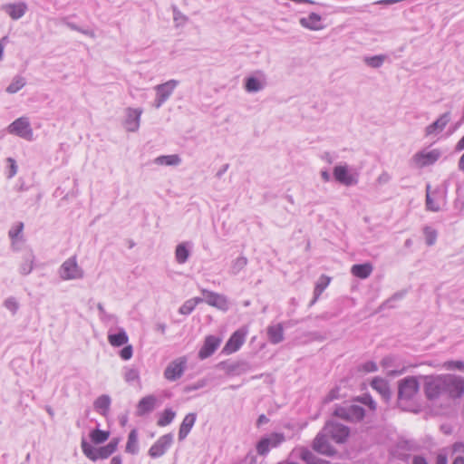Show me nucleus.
<instances>
[{"label":"nucleus","instance_id":"obj_1","mask_svg":"<svg viewBox=\"0 0 464 464\" xmlns=\"http://www.w3.org/2000/svg\"><path fill=\"white\" fill-rule=\"evenodd\" d=\"M420 391L417 377L408 376L398 382L397 405L402 411H416V400Z\"/></svg>","mask_w":464,"mask_h":464},{"label":"nucleus","instance_id":"obj_2","mask_svg":"<svg viewBox=\"0 0 464 464\" xmlns=\"http://www.w3.org/2000/svg\"><path fill=\"white\" fill-rule=\"evenodd\" d=\"M120 438H113L107 445L94 448L84 438L82 439L81 448L83 454L92 461L106 459L118 449Z\"/></svg>","mask_w":464,"mask_h":464},{"label":"nucleus","instance_id":"obj_3","mask_svg":"<svg viewBox=\"0 0 464 464\" xmlns=\"http://www.w3.org/2000/svg\"><path fill=\"white\" fill-rule=\"evenodd\" d=\"M424 393L429 401L446 396L445 374L425 376Z\"/></svg>","mask_w":464,"mask_h":464},{"label":"nucleus","instance_id":"obj_4","mask_svg":"<svg viewBox=\"0 0 464 464\" xmlns=\"http://www.w3.org/2000/svg\"><path fill=\"white\" fill-rule=\"evenodd\" d=\"M59 275L63 280H73L82 278L84 272L78 266L76 257L72 256L62 264L59 269Z\"/></svg>","mask_w":464,"mask_h":464},{"label":"nucleus","instance_id":"obj_5","mask_svg":"<svg viewBox=\"0 0 464 464\" xmlns=\"http://www.w3.org/2000/svg\"><path fill=\"white\" fill-rule=\"evenodd\" d=\"M179 85V81L169 80L164 83L158 84L154 87L156 97L153 106L160 109L163 103L171 96L176 87Z\"/></svg>","mask_w":464,"mask_h":464},{"label":"nucleus","instance_id":"obj_6","mask_svg":"<svg viewBox=\"0 0 464 464\" xmlns=\"http://www.w3.org/2000/svg\"><path fill=\"white\" fill-rule=\"evenodd\" d=\"M446 396L458 399L464 394V378L453 374H445Z\"/></svg>","mask_w":464,"mask_h":464},{"label":"nucleus","instance_id":"obj_7","mask_svg":"<svg viewBox=\"0 0 464 464\" xmlns=\"http://www.w3.org/2000/svg\"><path fill=\"white\" fill-rule=\"evenodd\" d=\"M364 409L356 404L339 406L334 410V415L350 421H358L364 417Z\"/></svg>","mask_w":464,"mask_h":464},{"label":"nucleus","instance_id":"obj_8","mask_svg":"<svg viewBox=\"0 0 464 464\" xmlns=\"http://www.w3.org/2000/svg\"><path fill=\"white\" fill-rule=\"evenodd\" d=\"M324 432L327 433L335 442L343 443L348 438L350 430L343 424L331 420L324 425Z\"/></svg>","mask_w":464,"mask_h":464},{"label":"nucleus","instance_id":"obj_9","mask_svg":"<svg viewBox=\"0 0 464 464\" xmlns=\"http://www.w3.org/2000/svg\"><path fill=\"white\" fill-rule=\"evenodd\" d=\"M333 174L337 182L346 187L356 185L359 181L358 173L352 172L346 164L335 166Z\"/></svg>","mask_w":464,"mask_h":464},{"label":"nucleus","instance_id":"obj_10","mask_svg":"<svg viewBox=\"0 0 464 464\" xmlns=\"http://www.w3.org/2000/svg\"><path fill=\"white\" fill-rule=\"evenodd\" d=\"M9 133L15 134L27 140H33V130L26 117H20L8 126Z\"/></svg>","mask_w":464,"mask_h":464},{"label":"nucleus","instance_id":"obj_11","mask_svg":"<svg viewBox=\"0 0 464 464\" xmlns=\"http://www.w3.org/2000/svg\"><path fill=\"white\" fill-rule=\"evenodd\" d=\"M217 367L223 370L228 376H239L251 370V365L246 361H225L219 362Z\"/></svg>","mask_w":464,"mask_h":464},{"label":"nucleus","instance_id":"obj_12","mask_svg":"<svg viewBox=\"0 0 464 464\" xmlns=\"http://www.w3.org/2000/svg\"><path fill=\"white\" fill-rule=\"evenodd\" d=\"M125 118L122 121L124 129L129 132H136L140 129V117L143 113L141 108L128 107L124 111Z\"/></svg>","mask_w":464,"mask_h":464},{"label":"nucleus","instance_id":"obj_13","mask_svg":"<svg viewBox=\"0 0 464 464\" xmlns=\"http://www.w3.org/2000/svg\"><path fill=\"white\" fill-rule=\"evenodd\" d=\"M187 365V358L182 356L175 359L170 362L164 371V377L170 382L177 381L179 379L185 370Z\"/></svg>","mask_w":464,"mask_h":464},{"label":"nucleus","instance_id":"obj_14","mask_svg":"<svg viewBox=\"0 0 464 464\" xmlns=\"http://www.w3.org/2000/svg\"><path fill=\"white\" fill-rule=\"evenodd\" d=\"M173 443V435L171 433L165 434L150 448L149 455L153 459L163 456Z\"/></svg>","mask_w":464,"mask_h":464},{"label":"nucleus","instance_id":"obj_15","mask_svg":"<svg viewBox=\"0 0 464 464\" xmlns=\"http://www.w3.org/2000/svg\"><path fill=\"white\" fill-rule=\"evenodd\" d=\"M202 294L205 295V302L215 308L221 311H227L229 308L228 300L226 295L202 289Z\"/></svg>","mask_w":464,"mask_h":464},{"label":"nucleus","instance_id":"obj_16","mask_svg":"<svg viewBox=\"0 0 464 464\" xmlns=\"http://www.w3.org/2000/svg\"><path fill=\"white\" fill-rule=\"evenodd\" d=\"M440 157V151L439 150H432L430 151H420L416 153L412 161L419 168H423L428 165L435 163Z\"/></svg>","mask_w":464,"mask_h":464},{"label":"nucleus","instance_id":"obj_17","mask_svg":"<svg viewBox=\"0 0 464 464\" xmlns=\"http://www.w3.org/2000/svg\"><path fill=\"white\" fill-rule=\"evenodd\" d=\"M327 437H329V435L324 433L323 429L314 438L313 449L320 454L332 456L335 453V450L330 445Z\"/></svg>","mask_w":464,"mask_h":464},{"label":"nucleus","instance_id":"obj_18","mask_svg":"<svg viewBox=\"0 0 464 464\" xmlns=\"http://www.w3.org/2000/svg\"><path fill=\"white\" fill-rule=\"evenodd\" d=\"M23 230L24 223L16 222L8 232V236L11 239V249L14 252L22 250V245L24 243Z\"/></svg>","mask_w":464,"mask_h":464},{"label":"nucleus","instance_id":"obj_19","mask_svg":"<svg viewBox=\"0 0 464 464\" xmlns=\"http://www.w3.org/2000/svg\"><path fill=\"white\" fill-rule=\"evenodd\" d=\"M246 332L243 329L237 330L227 340L223 348V353L230 354L237 352L245 343Z\"/></svg>","mask_w":464,"mask_h":464},{"label":"nucleus","instance_id":"obj_20","mask_svg":"<svg viewBox=\"0 0 464 464\" xmlns=\"http://www.w3.org/2000/svg\"><path fill=\"white\" fill-rule=\"evenodd\" d=\"M220 342L221 340L214 335L207 336L198 352V358L204 360L211 356L218 348Z\"/></svg>","mask_w":464,"mask_h":464},{"label":"nucleus","instance_id":"obj_21","mask_svg":"<svg viewBox=\"0 0 464 464\" xmlns=\"http://www.w3.org/2000/svg\"><path fill=\"white\" fill-rule=\"evenodd\" d=\"M35 256L30 247H25L23 251L22 260L19 265V272L23 276L29 275L34 266Z\"/></svg>","mask_w":464,"mask_h":464},{"label":"nucleus","instance_id":"obj_22","mask_svg":"<svg viewBox=\"0 0 464 464\" xmlns=\"http://www.w3.org/2000/svg\"><path fill=\"white\" fill-rule=\"evenodd\" d=\"M371 386L375 390L383 399L385 402H389L392 399V391L389 382L380 377H375L371 382Z\"/></svg>","mask_w":464,"mask_h":464},{"label":"nucleus","instance_id":"obj_23","mask_svg":"<svg viewBox=\"0 0 464 464\" xmlns=\"http://www.w3.org/2000/svg\"><path fill=\"white\" fill-rule=\"evenodd\" d=\"M450 121V112L447 111L441 114L434 122L425 128L426 136L439 133L444 130Z\"/></svg>","mask_w":464,"mask_h":464},{"label":"nucleus","instance_id":"obj_24","mask_svg":"<svg viewBox=\"0 0 464 464\" xmlns=\"http://www.w3.org/2000/svg\"><path fill=\"white\" fill-rule=\"evenodd\" d=\"M27 5L24 2L16 4H6L2 6L5 11L13 20H18L24 15L27 11Z\"/></svg>","mask_w":464,"mask_h":464},{"label":"nucleus","instance_id":"obj_25","mask_svg":"<svg viewBox=\"0 0 464 464\" xmlns=\"http://www.w3.org/2000/svg\"><path fill=\"white\" fill-rule=\"evenodd\" d=\"M157 398L154 395H148L140 399L137 406V413L143 416L152 411L156 406Z\"/></svg>","mask_w":464,"mask_h":464},{"label":"nucleus","instance_id":"obj_26","mask_svg":"<svg viewBox=\"0 0 464 464\" xmlns=\"http://www.w3.org/2000/svg\"><path fill=\"white\" fill-rule=\"evenodd\" d=\"M321 16L316 13H311L308 17H302L299 20L300 24L307 29L317 31L323 29L321 24Z\"/></svg>","mask_w":464,"mask_h":464},{"label":"nucleus","instance_id":"obj_27","mask_svg":"<svg viewBox=\"0 0 464 464\" xmlns=\"http://www.w3.org/2000/svg\"><path fill=\"white\" fill-rule=\"evenodd\" d=\"M268 340L273 344L284 341V328L282 324L269 325L266 330Z\"/></svg>","mask_w":464,"mask_h":464},{"label":"nucleus","instance_id":"obj_28","mask_svg":"<svg viewBox=\"0 0 464 464\" xmlns=\"http://www.w3.org/2000/svg\"><path fill=\"white\" fill-rule=\"evenodd\" d=\"M196 418L197 416L195 413H188L185 416L179 430V440H183L188 435L190 430L195 424Z\"/></svg>","mask_w":464,"mask_h":464},{"label":"nucleus","instance_id":"obj_29","mask_svg":"<svg viewBox=\"0 0 464 464\" xmlns=\"http://www.w3.org/2000/svg\"><path fill=\"white\" fill-rule=\"evenodd\" d=\"M373 270L371 263L356 264L351 268V273L361 279L368 278Z\"/></svg>","mask_w":464,"mask_h":464},{"label":"nucleus","instance_id":"obj_30","mask_svg":"<svg viewBox=\"0 0 464 464\" xmlns=\"http://www.w3.org/2000/svg\"><path fill=\"white\" fill-rule=\"evenodd\" d=\"M93 406L96 411L102 416H106L111 406V397L107 394L99 396L93 402Z\"/></svg>","mask_w":464,"mask_h":464},{"label":"nucleus","instance_id":"obj_31","mask_svg":"<svg viewBox=\"0 0 464 464\" xmlns=\"http://www.w3.org/2000/svg\"><path fill=\"white\" fill-rule=\"evenodd\" d=\"M190 256V250L188 249V243L183 242L176 246L175 257L179 264H184L188 261Z\"/></svg>","mask_w":464,"mask_h":464},{"label":"nucleus","instance_id":"obj_32","mask_svg":"<svg viewBox=\"0 0 464 464\" xmlns=\"http://www.w3.org/2000/svg\"><path fill=\"white\" fill-rule=\"evenodd\" d=\"M125 451L132 455L139 452L138 432L135 429L131 430L129 433Z\"/></svg>","mask_w":464,"mask_h":464},{"label":"nucleus","instance_id":"obj_33","mask_svg":"<svg viewBox=\"0 0 464 464\" xmlns=\"http://www.w3.org/2000/svg\"><path fill=\"white\" fill-rule=\"evenodd\" d=\"M109 343L115 347H120L128 343L129 337L124 329H121L119 333L108 335Z\"/></svg>","mask_w":464,"mask_h":464},{"label":"nucleus","instance_id":"obj_34","mask_svg":"<svg viewBox=\"0 0 464 464\" xmlns=\"http://www.w3.org/2000/svg\"><path fill=\"white\" fill-rule=\"evenodd\" d=\"M265 82L256 77H248L246 80L245 89L247 92H257L264 89Z\"/></svg>","mask_w":464,"mask_h":464},{"label":"nucleus","instance_id":"obj_35","mask_svg":"<svg viewBox=\"0 0 464 464\" xmlns=\"http://www.w3.org/2000/svg\"><path fill=\"white\" fill-rule=\"evenodd\" d=\"M329 283H330L329 277H327L325 276H322L320 277V279L318 280V282L315 285L314 291V299L312 300L311 304H314L317 301V299L322 295V293L324 291V289L327 287Z\"/></svg>","mask_w":464,"mask_h":464},{"label":"nucleus","instance_id":"obj_36","mask_svg":"<svg viewBox=\"0 0 464 464\" xmlns=\"http://www.w3.org/2000/svg\"><path fill=\"white\" fill-rule=\"evenodd\" d=\"M155 162L159 165L177 166L181 162V159L177 154L164 155L156 158Z\"/></svg>","mask_w":464,"mask_h":464},{"label":"nucleus","instance_id":"obj_37","mask_svg":"<svg viewBox=\"0 0 464 464\" xmlns=\"http://www.w3.org/2000/svg\"><path fill=\"white\" fill-rule=\"evenodd\" d=\"M110 437V432L106 430H102L100 429H95L91 431L90 439L92 442L94 444H102L105 442Z\"/></svg>","mask_w":464,"mask_h":464},{"label":"nucleus","instance_id":"obj_38","mask_svg":"<svg viewBox=\"0 0 464 464\" xmlns=\"http://www.w3.org/2000/svg\"><path fill=\"white\" fill-rule=\"evenodd\" d=\"M301 459L308 464H330L327 460L316 458L312 451L306 449L302 450Z\"/></svg>","mask_w":464,"mask_h":464},{"label":"nucleus","instance_id":"obj_39","mask_svg":"<svg viewBox=\"0 0 464 464\" xmlns=\"http://www.w3.org/2000/svg\"><path fill=\"white\" fill-rule=\"evenodd\" d=\"M25 85V80L24 77L16 75L12 82L7 86L6 92L8 93H15Z\"/></svg>","mask_w":464,"mask_h":464},{"label":"nucleus","instance_id":"obj_40","mask_svg":"<svg viewBox=\"0 0 464 464\" xmlns=\"http://www.w3.org/2000/svg\"><path fill=\"white\" fill-rule=\"evenodd\" d=\"M175 415V411H173L171 409H166L159 418L157 424L160 427L167 426L172 422Z\"/></svg>","mask_w":464,"mask_h":464},{"label":"nucleus","instance_id":"obj_41","mask_svg":"<svg viewBox=\"0 0 464 464\" xmlns=\"http://www.w3.org/2000/svg\"><path fill=\"white\" fill-rule=\"evenodd\" d=\"M430 185L428 184L426 186V208L430 211L438 212L440 210V207L438 203L434 201V199L431 197L430 192Z\"/></svg>","mask_w":464,"mask_h":464},{"label":"nucleus","instance_id":"obj_42","mask_svg":"<svg viewBox=\"0 0 464 464\" xmlns=\"http://www.w3.org/2000/svg\"><path fill=\"white\" fill-rule=\"evenodd\" d=\"M62 22L63 23V24H65L68 28H70L71 30H73V31H77L79 33H82L91 38H95L96 35H95V33L92 31V30H89V29H82L81 27H79L77 24L72 23V22H69L67 18H63Z\"/></svg>","mask_w":464,"mask_h":464},{"label":"nucleus","instance_id":"obj_43","mask_svg":"<svg viewBox=\"0 0 464 464\" xmlns=\"http://www.w3.org/2000/svg\"><path fill=\"white\" fill-rule=\"evenodd\" d=\"M385 60V55H374L370 57H365L363 59L364 63L372 67V68H380Z\"/></svg>","mask_w":464,"mask_h":464},{"label":"nucleus","instance_id":"obj_44","mask_svg":"<svg viewBox=\"0 0 464 464\" xmlns=\"http://www.w3.org/2000/svg\"><path fill=\"white\" fill-rule=\"evenodd\" d=\"M247 265V258L246 256H239L233 261L231 266V273L234 275L238 274Z\"/></svg>","mask_w":464,"mask_h":464},{"label":"nucleus","instance_id":"obj_45","mask_svg":"<svg viewBox=\"0 0 464 464\" xmlns=\"http://www.w3.org/2000/svg\"><path fill=\"white\" fill-rule=\"evenodd\" d=\"M425 241L428 246H433L437 240V231L430 227H425L423 229Z\"/></svg>","mask_w":464,"mask_h":464},{"label":"nucleus","instance_id":"obj_46","mask_svg":"<svg viewBox=\"0 0 464 464\" xmlns=\"http://www.w3.org/2000/svg\"><path fill=\"white\" fill-rule=\"evenodd\" d=\"M172 12L173 20L177 27L186 24V22L188 21V17L185 14H183L176 5H172Z\"/></svg>","mask_w":464,"mask_h":464},{"label":"nucleus","instance_id":"obj_47","mask_svg":"<svg viewBox=\"0 0 464 464\" xmlns=\"http://www.w3.org/2000/svg\"><path fill=\"white\" fill-rule=\"evenodd\" d=\"M124 380L127 382H132L140 380V373L136 368H128L124 373Z\"/></svg>","mask_w":464,"mask_h":464},{"label":"nucleus","instance_id":"obj_48","mask_svg":"<svg viewBox=\"0 0 464 464\" xmlns=\"http://www.w3.org/2000/svg\"><path fill=\"white\" fill-rule=\"evenodd\" d=\"M270 445L268 439L263 438L259 440V442L256 445V451L259 455H266L270 450Z\"/></svg>","mask_w":464,"mask_h":464},{"label":"nucleus","instance_id":"obj_49","mask_svg":"<svg viewBox=\"0 0 464 464\" xmlns=\"http://www.w3.org/2000/svg\"><path fill=\"white\" fill-rule=\"evenodd\" d=\"M447 370H458L464 372V362L462 361H448L444 362Z\"/></svg>","mask_w":464,"mask_h":464},{"label":"nucleus","instance_id":"obj_50","mask_svg":"<svg viewBox=\"0 0 464 464\" xmlns=\"http://www.w3.org/2000/svg\"><path fill=\"white\" fill-rule=\"evenodd\" d=\"M266 439H268L269 445L271 448L277 447L280 443H282L285 440L284 435L280 433H274L269 437H266Z\"/></svg>","mask_w":464,"mask_h":464},{"label":"nucleus","instance_id":"obj_51","mask_svg":"<svg viewBox=\"0 0 464 464\" xmlns=\"http://www.w3.org/2000/svg\"><path fill=\"white\" fill-rule=\"evenodd\" d=\"M4 305L6 309L10 310L13 314H15L19 308V304L14 297L7 298Z\"/></svg>","mask_w":464,"mask_h":464},{"label":"nucleus","instance_id":"obj_52","mask_svg":"<svg viewBox=\"0 0 464 464\" xmlns=\"http://www.w3.org/2000/svg\"><path fill=\"white\" fill-rule=\"evenodd\" d=\"M195 309V306L189 299L187 300L179 309V314L188 315L192 313V311Z\"/></svg>","mask_w":464,"mask_h":464},{"label":"nucleus","instance_id":"obj_53","mask_svg":"<svg viewBox=\"0 0 464 464\" xmlns=\"http://www.w3.org/2000/svg\"><path fill=\"white\" fill-rule=\"evenodd\" d=\"M132 353H133V349L130 344L126 345L120 352V355L123 360H130L132 356Z\"/></svg>","mask_w":464,"mask_h":464},{"label":"nucleus","instance_id":"obj_54","mask_svg":"<svg viewBox=\"0 0 464 464\" xmlns=\"http://www.w3.org/2000/svg\"><path fill=\"white\" fill-rule=\"evenodd\" d=\"M7 161L10 163L7 178L11 179L17 173V165L13 158H8Z\"/></svg>","mask_w":464,"mask_h":464},{"label":"nucleus","instance_id":"obj_55","mask_svg":"<svg viewBox=\"0 0 464 464\" xmlns=\"http://www.w3.org/2000/svg\"><path fill=\"white\" fill-rule=\"evenodd\" d=\"M362 402L365 405H367L371 410L376 409V402L372 398V396L366 394L362 397Z\"/></svg>","mask_w":464,"mask_h":464},{"label":"nucleus","instance_id":"obj_56","mask_svg":"<svg viewBox=\"0 0 464 464\" xmlns=\"http://www.w3.org/2000/svg\"><path fill=\"white\" fill-rule=\"evenodd\" d=\"M362 368L366 372H376L378 369L377 364L372 361L366 362L365 363H363Z\"/></svg>","mask_w":464,"mask_h":464},{"label":"nucleus","instance_id":"obj_57","mask_svg":"<svg viewBox=\"0 0 464 464\" xmlns=\"http://www.w3.org/2000/svg\"><path fill=\"white\" fill-rule=\"evenodd\" d=\"M390 180H391V175L386 171H383L382 173H381L379 175V177L377 178V183L380 185L387 184Z\"/></svg>","mask_w":464,"mask_h":464},{"label":"nucleus","instance_id":"obj_58","mask_svg":"<svg viewBox=\"0 0 464 464\" xmlns=\"http://www.w3.org/2000/svg\"><path fill=\"white\" fill-rule=\"evenodd\" d=\"M392 362H393V357L392 356H387V357H384L382 362H381V364L383 368H389L390 366L392 365Z\"/></svg>","mask_w":464,"mask_h":464},{"label":"nucleus","instance_id":"obj_59","mask_svg":"<svg viewBox=\"0 0 464 464\" xmlns=\"http://www.w3.org/2000/svg\"><path fill=\"white\" fill-rule=\"evenodd\" d=\"M453 450L455 452L464 453V443H462V442H456V443H454Z\"/></svg>","mask_w":464,"mask_h":464},{"label":"nucleus","instance_id":"obj_60","mask_svg":"<svg viewBox=\"0 0 464 464\" xmlns=\"http://www.w3.org/2000/svg\"><path fill=\"white\" fill-rule=\"evenodd\" d=\"M6 41H7V36H4L3 38L0 39V61L3 58L5 44Z\"/></svg>","mask_w":464,"mask_h":464},{"label":"nucleus","instance_id":"obj_61","mask_svg":"<svg viewBox=\"0 0 464 464\" xmlns=\"http://www.w3.org/2000/svg\"><path fill=\"white\" fill-rule=\"evenodd\" d=\"M413 464H428V462L423 457L415 456L413 459Z\"/></svg>","mask_w":464,"mask_h":464},{"label":"nucleus","instance_id":"obj_62","mask_svg":"<svg viewBox=\"0 0 464 464\" xmlns=\"http://www.w3.org/2000/svg\"><path fill=\"white\" fill-rule=\"evenodd\" d=\"M455 150L457 151H461L464 150V136L458 141L456 144Z\"/></svg>","mask_w":464,"mask_h":464},{"label":"nucleus","instance_id":"obj_63","mask_svg":"<svg viewBox=\"0 0 464 464\" xmlns=\"http://www.w3.org/2000/svg\"><path fill=\"white\" fill-rule=\"evenodd\" d=\"M436 464H448L447 457L444 455H439L437 457Z\"/></svg>","mask_w":464,"mask_h":464},{"label":"nucleus","instance_id":"obj_64","mask_svg":"<svg viewBox=\"0 0 464 464\" xmlns=\"http://www.w3.org/2000/svg\"><path fill=\"white\" fill-rule=\"evenodd\" d=\"M452 464H464V457H456Z\"/></svg>","mask_w":464,"mask_h":464}]
</instances>
